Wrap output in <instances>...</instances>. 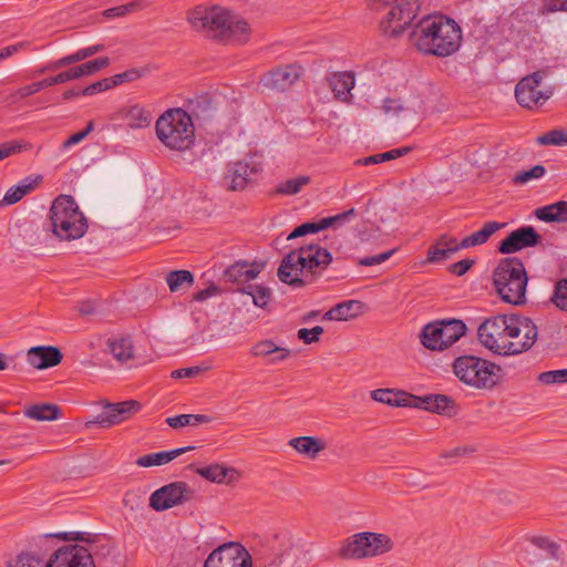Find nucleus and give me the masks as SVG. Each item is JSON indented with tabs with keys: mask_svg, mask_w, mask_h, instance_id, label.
I'll return each instance as SVG.
<instances>
[{
	"mask_svg": "<svg viewBox=\"0 0 567 567\" xmlns=\"http://www.w3.org/2000/svg\"><path fill=\"white\" fill-rule=\"evenodd\" d=\"M309 561L302 539L289 528H278L267 534L252 554L237 542L218 546L204 567H307Z\"/></svg>",
	"mask_w": 567,
	"mask_h": 567,
	"instance_id": "obj_1",
	"label": "nucleus"
},
{
	"mask_svg": "<svg viewBox=\"0 0 567 567\" xmlns=\"http://www.w3.org/2000/svg\"><path fill=\"white\" fill-rule=\"evenodd\" d=\"M410 40L425 54L447 56L458 50L462 30L454 20L442 14H431L415 24Z\"/></svg>",
	"mask_w": 567,
	"mask_h": 567,
	"instance_id": "obj_2",
	"label": "nucleus"
},
{
	"mask_svg": "<svg viewBox=\"0 0 567 567\" xmlns=\"http://www.w3.org/2000/svg\"><path fill=\"white\" fill-rule=\"evenodd\" d=\"M332 256L318 244L293 249L280 261L277 276L284 284L295 288L313 284L331 264Z\"/></svg>",
	"mask_w": 567,
	"mask_h": 567,
	"instance_id": "obj_3",
	"label": "nucleus"
},
{
	"mask_svg": "<svg viewBox=\"0 0 567 567\" xmlns=\"http://www.w3.org/2000/svg\"><path fill=\"white\" fill-rule=\"evenodd\" d=\"M370 396L373 401L391 408H414L442 415L456 413L454 401L443 394L417 396L401 389L382 388L372 390Z\"/></svg>",
	"mask_w": 567,
	"mask_h": 567,
	"instance_id": "obj_4",
	"label": "nucleus"
},
{
	"mask_svg": "<svg viewBox=\"0 0 567 567\" xmlns=\"http://www.w3.org/2000/svg\"><path fill=\"white\" fill-rule=\"evenodd\" d=\"M157 138L167 148L187 151L195 144V126L189 114L183 109H169L156 121Z\"/></svg>",
	"mask_w": 567,
	"mask_h": 567,
	"instance_id": "obj_5",
	"label": "nucleus"
},
{
	"mask_svg": "<svg viewBox=\"0 0 567 567\" xmlns=\"http://www.w3.org/2000/svg\"><path fill=\"white\" fill-rule=\"evenodd\" d=\"M51 230L60 240H75L87 230V219L70 195H59L49 214Z\"/></svg>",
	"mask_w": 567,
	"mask_h": 567,
	"instance_id": "obj_6",
	"label": "nucleus"
},
{
	"mask_svg": "<svg viewBox=\"0 0 567 567\" xmlns=\"http://www.w3.org/2000/svg\"><path fill=\"white\" fill-rule=\"evenodd\" d=\"M493 281L503 301L516 306L525 303L528 278L520 259H502L493 271Z\"/></svg>",
	"mask_w": 567,
	"mask_h": 567,
	"instance_id": "obj_7",
	"label": "nucleus"
},
{
	"mask_svg": "<svg viewBox=\"0 0 567 567\" xmlns=\"http://www.w3.org/2000/svg\"><path fill=\"white\" fill-rule=\"evenodd\" d=\"M393 548V540L382 533L361 532L344 539L338 556L347 560H360L382 556Z\"/></svg>",
	"mask_w": 567,
	"mask_h": 567,
	"instance_id": "obj_8",
	"label": "nucleus"
},
{
	"mask_svg": "<svg viewBox=\"0 0 567 567\" xmlns=\"http://www.w3.org/2000/svg\"><path fill=\"white\" fill-rule=\"evenodd\" d=\"M454 372L464 383L477 389H492L501 372L499 365L474 355H463L455 360Z\"/></svg>",
	"mask_w": 567,
	"mask_h": 567,
	"instance_id": "obj_9",
	"label": "nucleus"
},
{
	"mask_svg": "<svg viewBox=\"0 0 567 567\" xmlns=\"http://www.w3.org/2000/svg\"><path fill=\"white\" fill-rule=\"evenodd\" d=\"M462 320L451 319L427 323L421 334L422 344L433 351L447 349L466 332Z\"/></svg>",
	"mask_w": 567,
	"mask_h": 567,
	"instance_id": "obj_10",
	"label": "nucleus"
},
{
	"mask_svg": "<svg viewBox=\"0 0 567 567\" xmlns=\"http://www.w3.org/2000/svg\"><path fill=\"white\" fill-rule=\"evenodd\" d=\"M229 11L220 6H197L188 12L187 20L193 29L206 38L221 42Z\"/></svg>",
	"mask_w": 567,
	"mask_h": 567,
	"instance_id": "obj_11",
	"label": "nucleus"
},
{
	"mask_svg": "<svg viewBox=\"0 0 567 567\" xmlns=\"http://www.w3.org/2000/svg\"><path fill=\"white\" fill-rule=\"evenodd\" d=\"M551 74L550 68L538 70L524 76L515 86V96L518 104L526 109L543 105L554 94L553 87L540 90L543 79Z\"/></svg>",
	"mask_w": 567,
	"mask_h": 567,
	"instance_id": "obj_12",
	"label": "nucleus"
},
{
	"mask_svg": "<svg viewBox=\"0 0 567 567\" xmlns=\"http://www.w3.org/2000/svg\"><path fill=\"white\" fill-rule=\"evenodd\" d=\"M506 355H515L529 350L536 342L538 329L527 317L509 315Z\"/></svg>",
	"mask_w": 567,
	"mask_h": 567,
	"instance_id": "obj_13",
	"label": "nucleus"
},
{
	"mask_svg": "<svg viewBox=\"0 0 567 567\" xmlns=\"http://www.w3.org/2000/svg\"><path fill=\"white\" fill-rule=\"evenodd\" d=\"M420 4L416 0H395L380 23L383 34L400 37L416 18Z\"/></svg>",
	"mask_w": 567,
	"mask_h": 567,
	"instance_id": "obj_14",
	"label": "nucleus"
},
{
	"mask_svg": "<svg viewBox=\"0 0 567 567\" xmlns=\"http://www.w3.org/2000/svg\"><path fill=\"white\" fill-rule=\"evenodd\" d=\"M509 315L491 317L481 323L477 330L480 342L497 354L506 355Z\"/></svg>",
	"mask_w": 567,
	"mask_h": 567,
	"instance_id": "obj_15",
	"label": "nucleus"
},
{
	"mask_svg": "<svg viewBox=\"0 0 567 567\" xmlns=\"http://www.w3.org/2000/svg\"><path fill=\"white\" fill-rule=\"evenodd\" d=\"M193 494L186 482H173L151 494L150 506L156 512H163L189 502Z\"/></svg>",
	"mask_w": 567,
	"mask_h": 567,
	"instance_id": "obj_16",
	"label": "nucleus"
},
{
	"mask_svg": "<svg viewBox=\"0 0 567 567\" xmlns=\"http://www.w3.org/2000/svg\"><path fill=\"white\" fill-rule=\"evenodd\" d=\"M100 404L102 405V411L93 420L86 421L84 425H102L104 423L116 425L124 423L130 421L142 408L141 403L136 400H127L117 403L103 400Z\"/></svg>",
	"mask_w": 567,
	"mask_h": 567,
	"instance_id": "obj_17",
	"label": "nucleus"
},
{
	"mask_svg": "<svg viewBox=\"0 0 567 567\" xmlns=\"http://www.w3.org/2000/svg\"><path fill=\"white\" fill-rule=\"evenodd\" d=\"M47 567H95L91 551L78 544L58 548L47 560Z\"/></svg>",
	"mask_w": 567,
	"mask_h": 567,
	"instance_id": "obj_18",
	"label": "nucleus"
},
{
	"mask_svg": "<svg viewBox=\"0 0 567 567\" xmlns=\"http://www.w3.org/2000/svg\"><path fill=\"white\" fill-rule=\"evenodd\" d=\"M540 243V235L532 226H523L512 231L498 246L504 255L514 254L524 248L535 247Z\"/></svg>",
	"mask_w": 567,
	"mask_h": 567,
	"instance_id": "obj_19",
	"label": "nucleus"
},
{
	"mask_svg": "<svg viewBox=\"0 0 567 567\" xmlns=\"http://www.w3.org/2000/svg\"><path fill=\"white\" fill-rule=\"evenodd\" d=\"M301 74V66L289 64L267 72L262 75L260 83L267 89L285 91L293 85Z\"/></svg>",
	"mask_w": 567,
	"mask_h": 567,
	"instance_id": "obj_20",
	"label": "nucleus"
},
{
	"mask_svg": "<svg viewBox=\"0 0 567 567\" xmlns=\"http://www.w3.org/2000/svg\"><path fill=\"white\" fill-rule=\"evenodd\" d=\"M227 19L220 43L229 45L246 44L250 40L252 32L249 22L231 11H229Z\"/></svg>",
	"mask_w": 567,
	"mask_h": 567,
	"instance_id": "obj_21",
	"label": "nucleus"
},
{
	"mask_svg": "<svg viewBox=\"0 0 567 567\" xmlns=\"http://www.w3.org/2000/svg\"><path fill=\"white\" fill-rule=\"evenodd\" d=\"M265 266L266 262L261 260H255L252 262L239 260L225 269L224 278L228 282L244 285L257 278Z\"/></svg>",
	"mask_w": 567,
	"mask_h": 567,
	"instance_id": "obj_22",
	"label": "nucleus"
},
{
	"mask_svg": "<svg viewBox=\"0 0 567 567\" xmlns=\"http://www.w3.org/2000/svg\"><path fill=\"white\" fill-rule=\"evenodd\" d=\"M354 213H355L354 209L351 208L341 214L322 218L319 221L301 224L300 226L296 227L290 233V235L288 236L287 239L291 240V239H295V238H298L301 236H306L308 234L318 233V231L327 229L329 227H336V226L341 225L344 221H347L350 216H354Z\"/></svg>",
	"mask_w": 567,
	"mask_h": 567,
	"instance_id": "obj_23",
	"label": "nucleus"
},
{
	"mask_svg": "<svg viewBox=\"0 0 567 567\" xmlns=\"http://www.w3.org/2000/svg\"><path fill=\"white\" fill-rule=\"evenodd\" d=\"M63 355L55 347H33L27 353V361L35 369H48L58 365Z\"/></svg>",
	"mask_w": 567,
	"mask_h": 567,
	"instance_id": "obj_24",
	"label": "nucleus"
},
{
	"mask_svg": "<svg viewBox=\"0 0 567 567\" xmlns=\"http://www.w3.org/2000/svg\"><path fill=\"white\" fill-rule=\"evenodd\" d=\"M197 473L207 481L217 484H231L237 482L241 476L240 472L235 467L218 463L200 467L197 470Z\"/></svg>",
	"mask_w": 567,
	"mask_h": 567,
	"instance_id": "obj_25",
	"label": "nucleus"
},
{
	"mask_svg": "<svg viewBox=\"0 0 567 567\" xmlns=\"http://www.w3.org/2000/svg\"><path fill=\"white\" fill-rule=\"evenodd\" d=\"M256 173L257 168L251 166L249 163L237 162L228 168V173L225 176V182L229 189L241 190L246 187L251 176Z\"/></svg>",
	"mask_w": 567,
	"mask_h": 567,
	"instance_id": "obj_26",
	"label": "nucleus"
},
{
	"mask_svg": "<svg viewBox=\"0 0 567 567\" xmlns=\"http://www.w3.org/2000/svg\"><path fill=\"white\" fill-rule=\"evenodd\" d=\"M327 82L337 100L347 102L354 87V76L350 72H333L327 76Z\"/></svg>",
	"mask_w": 567,
	"mask_h": 567,
	"instance_id": "obj_27",
	"label": "nucleus"
},
{
	"mask_svg": "<svg viewBox=\"0 0 567 567\" xmlns=\"http://www.w3.org/2000/svg\"><path fill=\"white\" fill-rule=\"evenodd\" d=\"M254 357L267 358L270 363H278L290 357V350L277 346L271 339H265L255 343L250 350Z\"/></svg>",
	"mask_w": 567,
	"mask_h": 567,
	"instance_id": "obj_28",
	"label": "nucleus"
},
{
	"mask_svg": "<svg viewBox=\"0 0 567 567\" xmlns=\"http://www.w3.org/2000/svg\"><path fill=\"white\" fill-rule=\"evenodd\" d=\"M364 303L359 300H347L332 307L323 315V320L346 321L363 312Z\"/></svg>",
	"mask_w": 567,
	"mask_h": 567,
	"instance_id": "obj_29",
	"label": "nucleus"
},
{
	"mask_svg": "<svg viewBox=\"0 0 567 567\" xmlns=\"http://www.w3.org/2000/svg\"><path fill=\"white\" fill-rule=\"evenodd\" d=\"M194 449H195V446L189 445V446H184V447H179V449H175V450H171V451L150 453V454L140 456L135 463L141 467L159 466V465H164V464L172 462L177 456H179L188 451H193Z\"/></svg>",
	"mask_w": 567,
	"mask_h": 567,
	"instance_id": "obj_30",
	"label": "nucleus"
},
{
	"mask_svg": "<svg viewBox=\"0 0 567 567\" xmlns=\"http://www.w3.org/2000/svg\"><path fill=\"white\" fill-rule=\"evenodd\" d=\"M118 116L126 121L131 128L147 127L152 122L151 112L138 104L123 107L118 111Z\"/></svg>",
	"mask_w": 567,
	"mask_h": 567,
	"instance_id": "obj_31",
	"label": "nucleus"
},
{
	"mask_svg": "<svg viewBox=\"0 0 567 567\" xmlns=\"http://www.w3.org/2000/svg\"><path fill=\"white\" fill-rule=\"evenodd\" d=\"M506 224L498 221H488L485 223L482 229L465 236L461 241L460 246L464 247V249L481 246L488 241V239L498 230L505 227Z\"/></svg>",
	"mask_w": 567,
	"mask_h": 567,
	"instance_id": "obj_32",
	"label": "nucleus"
},
{
	"mask_svg": "<svg viewBox=\"0 0 567 567\" xmlns=\"http://www.w3.org/2000/svg\"><path fill=\"white\" fill-rule=\"evenodd\" d=\"M290 446H292L299 454L308 457L316 458L318 453L321 452L326 444L322 440H319L313 436H299L291 439L289 441Z\"/></svg>",
	"mask_w": 567,
	"mask_h": 567,
	"instance_id": "obj_33",
	"label": "nucleus"
},
{
	"mask_svg": "<svg viewBox=\"0 0 567 567\" xmlns=\"http://www.w3.org/2000/svg\"><path fill=\"white\" fill-rule=\"evenodd\" d=\"M24 415L35 421H54L62 416V410L56 404H34L24 410Z\"/></svg>",
	"mask_w": 567,
	"mask_h": 567,
	"instance_id": "obj_34",
	"label": "nucleus"
},
{
	"mask_svg": "<svg viewBox=\"0 0 567 567\" xmlns=\"http://www.w3.org/2000/svg\"><path fill=\"white\" fill-rule=\"evenodd\" d=\"M110 352L118 362H126L133 358V344L130 338L116 337L109 339Z\"/></svg>",
	"mask_w": 567,
	"mask_h": 567,
	"instance_id": "obj_35",
	"label": "nucleus"
},
{
	"mask_svg": "<svg viewBox=\"0 0 567 567\" xmlns=\"http://www.w3.org/2000/svg\"><path fill=\"white\" fill-rule=\"evenodd\" d=\"M238 291L251 296L254 305L258 308H265L272 296L271 290L261 285H248L238 289Z\"/></svg>",
	"mask_w": 567,
	"mask_h": 567,
	"instance_id": "obj_36",
	"label": "nucleus"
},
{
	"mask_svg": "<svg viewBox=\"0 0 567 567\" xmlns=\"http://www.w3.org/2000/svg\"><path fill=\"white\" fill-rule=\"evenodd\" d=\"M165 279L172 292L182 290L184 286L190 287L194 282V276L188 270L169 271Z\"/></svg>",
	"mask_w": 567,
	"mask_h": 567,
	"instance_id": "obj_37",
	"label": "nucleus"
},
{
	"mask_svg": "<svg viewBox=\"0 0 567 567\" xmlns=\"http://www.w3.org/2000/svg\"><path fill=\"white\" fill-rule=\"evenodd\" d=\"M110 59L106 56H101L92 61H87L85 63H82L81 65L73 66L72 72L74 75V79H80L82 76L92 75L100 70L109 66Z\"/></svg>",
	"mask_w": 567,
	"mask_h": 567,
	"instance_id": "obj_38",
	"label": "nucleus"
},
{
	"mask_svg": "<svg viewBox=\"0 0 567 567\" xmlns=\"http://www.w3.org/2000/svg\"><path fill=\"white\" fill-rule=\"evenodd\" d=\"M216 421L217 417L212 414H181L165 420L167 425H194L195 423H212Z\"/></svg>",
	"mask_w": 567,
	"mask_h": 567,
	"instance_id": "obj_39",
	"label": "nucleus"
},
{
	"mask_svg": "<svg viewBox=\"0 0 567 567\" xmlns=\"http://www.w3.org/2000/svg\"><path fill=\"white\" fill-rule=\"evenodd\" d=\"M310 183V177L306 175H301L295 178L287 179L285 182H281L277 188L276 194L279 195H296L298 194L301 188Z\"/></svg>",
	"mask_w": 567,
	"mask_h": 567,
	"instance_id": "obj_40",
	"label": "nucleus"
},
{
	"mask_svg": "<svg viewBox=\"0 0 567 567\" xmlns=\"http://www.w3.org/2000/svg\"><path fill=\"white\" fill-rule=\"evenodd\" d=\"M6 567H47V560L30 553H21L7 561Z\"/></svg>",
	"mask_w": 567,
	"mask_h": 567,
	"instance_id": "obj_41",
	"label": "nucleus"
},
{
	"mask_svg": "<svg viewBox=\"0 0 567 567\" xmlns=\"http://www.w3.org/2000/svg\"><path fill=\"white\" fill-rule=\"evenodd\" d=\"M537 143L540 145H567V131L564 128L551 130L537 137Z\"/></svg>",
	"mask_w": 567,
	"mask_h": 567,
	"instance_id": "obj_42",
	"label": "nucleus"
},
{
	"mask_svg": "<svg viewBox=\"0 0 567 567\" xmlns=\"http://www.w3.org/2000/svg\"><path fill=\"white\" fill-rule=\"evenodd\" d=\"M546 174V168L543 165H535L528 171H523L516 173L512 182L515 185H524L529 183L533 179H539Z\"/></svg>",
	"mask_w": 567,
	"mask_h": 567,
	"instance_id": "obj_43",
	"label": "nucleus"
},
{
	"mask_svg": "<svg viewBox=\"0 0 567 567\" xmlns=\"http://www.w3.org/2000/svg\"><path fill=\"white\" fill-rule=\"evenodd\" d=\"M532 545L543 550L548 557H557L559 545L545 536H532L528 538Z\"/></svg>",
	"mask_w": 567,
	"mask_h": 567,
	"instance_id": "obj_44",
	"label": "nucleus"
},
{
	"mask_svg": "<svg viewBox=\"0 0 567 567\" xmlns=\"http://www.w3.org/2000/svg\"><path fill=\"white\" fill-rule=\"evenodd\" d=\"M29 148H30L29 144H25V143H22L19 141L1 143L0 144V161L8 158L14 154H19Z\"/></svg>",
	"mask_w": 567,
	"mask_h": 567,
	"instance_id": "obj_45",
	"label": "nucleus"
},
{
	"mask_svg": "<svg viewBox=\"0 0 567 567\" xmlns=\"http://www.w3.org/2000/svg\"><path fill=\"white\" fill-rule=\"evenodd\" d=\"M551 301L559 309L567 311V279H563L556 284Z\"/></svg>",
	"mask_w": 567,
	"mask_h": 567,
	"instance_id": "obj_46",
	"label": "nucleus"
},
{
	"mask_svg": "<svg viewBox=\"0 0 567 567\" xmlns=\"http://www.w3.org/2000/svg\"><path fill=\"white\" fill-rule=\"evenodd\" d=\"M435 243L439 245V247L445 249L451 256L457 252L458 250L464 249V247L460 246V241L457 240V238L447 234L441 235L435 240Z\"/></svg>",
	"mask_w": 567,
	"mask_h": 567,
	"instance_id": "obj_47",
	"label": "nucleus"
},
{
	"mask_svg": "<svg viewBox=\"0 0 567 567\" xmlns=\"http://www.w3.org/2000/svg\"><path fill=\"white\" fill-rule=\"evenodd\" d=\"M113 81L112 78H106L100 81H96L92 83L91 85L86 86L82 90V95H93L95 93L104 92L111 87H113Z\"/></svg>",
	"mask_w": 567,
	"mask_h": 567,
	"instance_id": "obj_48",
	"label": "nucleus"
},
{
	"mask_svg": "<svg viewBox=\"0 0 567 567\" xmlns=\"http://www.w3.org/2000/svg\"><path fill=\"white\" fill-rule=\"evenodd\" d=\"M383 113L386 116L395 117L404 110L400 100L398 99H385L381 106Z\"/></svg>",
	"mask_w": 567,
	"mask_h": 567,
	"instance_id": "obj_49",
	"label": "nucleus"
},
{
	"mask_svg": "<svg viewBox=\"0 0 567 567\" xmlns=\"http://www.w3.org/2000/svg\"><path fill=\"white\" fill-rule=\"evenodd\" d=\"M144 74H145L144 70L131 69L123 73L114 75L112 78V81L115 86V85L122 84L124 82L135 81V80L142 78Z\"/></svg>",
	"mask_w": 567,
	"mask_h": 567,
	"instance_id": "obj_50",
	"label": "nucleus"
},
{
	"mask_svg": "<svg viewBox=\"0 0 567 567\" xmlns=\"http://www.w3.org/2000/svg\"><path fill=\"white\" fill-rule=\"evenodd\" d=\"M452 256L434 241L427 250V261L431 264L444 261Z\"/></svg>",
	"mask_w": 567,
	"mask_h": 567,
	"instance_id": "obj_51",
	"label": "nucleus"
},
{
	"mask_svg": "<svg viewBox=\"0 0 567 567\" xmlns=\"http://www.w3.org/2000/svg\"><path fill=\"white\" fill-rule=\"evenodd\" d=\"M538 380L544 384L566 383L563 369L543 372Z\"/></svg>",
	"mask_w": 567,
	"mask_h": 567,
	"instance_id": "obj_52",
	"label": "nucleus"
},
{
	"mask_svg": "<svg viewBox=\"0 0 567 567\" xmlns=\"http://www.w3.org/2000/svg\"><path fill=\"white\" fill-rule=\"evenodd\" d=\"M567 12V0H543L542 13Z\"/></svg>",
	"mask_w": 567,
	"mask_h": 567,
	"instance_id": "obj_53",
	"label": "nucleus"
},
{
	"mask_svg": "<svg viewBox=\"0 0 567 567\" xmlns=\"http://www.w3.org/2000/svg\"><path fill=\"white\" fill-rule=\"evenodd\" d=\"M556 203L537 208L535 215L538 219L547 223L557 221Z\"/></svg>",
	"mask_w": 567,
	"mask_h": 567,
	"instance_id": "obj_54",
	"label": "nucleus"
},
{
	"mask_svg": "<svg viewBox=\"0 0 567 567\" xmlns=\"http://www.w3.org/2000/svg\"><path fill=\"white\" fill-rule=\"evenodd\" d=\"M93 127H94L93 122H89L87 126L83 131L78 132V133L71 135L68 140H65L63 142V147L69 148L71 146L80 143L92 132Z\"/></svg>",
	"mask_w": 567,
	"mask_h": 567,
	"instance_id": "obj_55",
	"label": "nucleus"
},
{
	"mask_svg": "<svg viewBox=\"0 0 567 567\" xmlns=\"http://www.w3.org/2000/svg\"><path fill=\"white\" fill-rule=\"evenodd\" d=\"M392 254H393V251L390 250V251L381 252L379 255L364 257V258L359 259L358 264L360 266H367V267L380 265V264L386 261L392 256Z\"/></svg>",
	"mask_w": 567,
	"mask_h": 567,
	"instance_id": "obj_56",
	"label": "nucleus"
},
{
	"mask_svg": "<svg viewBox=\"0 0 567 567\" xmlns=\"http://www.w3.org/2000/svg\"><path fill=\"white\" fill-rule=\"evenodd\" d=\"M410 151H411V147L404 146V147H400V148H393V150L384 152V153H380V154H378L379 163L399 158V157L404 156L408 153H410Z\"/></svg>",
	"mask_w": 567,
	"mask_h": 567,
	"instance_id": "obj_57",
	"label": "nucleus"
},
{
	"mask_svg": "<svg viewBox=\"0 0 567 567\" xmlns=\"http://www.w3.org/2000/svg\"><path fill=\"white\" fill-rule=\"evenodd\" d=\"M137 7L136 3H127L118 7H114L104 11L106 18L122 17L128 12H132Z\"/></svg>",
	"mask_w": 567,
	"mask_h": 567,
	"instance_id": "obj_58",
	"label": "nucleus"
},
{
	"mask_svg": "<svg viewBox=\"0 0 567 567\" xmlns=\"http://www.w3.org/2000/svg\"><path fill=\"white\" fill-rule=\"evenodd\" d=\"M474 265V260L472 259H462L457 262H454L449 266V271L456 275V276H463L465 275L468 269Z\"/></svg>",
	"mask_w": 567,
	"mask_h": 567,
	"instance_id": "obj_59",
	"label": "nucleus"
},
{
	"mask_svg": "<svg viewBox=\"0 0 567 567\" xmlns=\"http://www.w3.org/2000/svg\"><path fill=\"white\" fill-rule=\"evenodd\" d=\"M202 371L203 369L200 367H189L172 371L171 377L173 379L194 378L198 375Z\"/></svg>",
	"mask_w": 567,
	"mask_h": 567,
	"instance_id": "obj_60",
	"label": "nucleus"
},
{
	"mask_svg": "<svg viewBox=\"0 0 567 567\" xmlns=\"http://www.w3.org/2000/svg\"><path fill=\"white\" fill-rule=\"evenodd\" d=\"M39 91H40V87H39L38 82H33L29 85L22 86L19 90H17L13 93V97L22 100V99H25L28 96H31V95L38 93Z\"/></svg>",
	"mask_w": 567,
	"mask_h": 567,
	"instance_id": "obj_61",
	"label": "nucleus"
},
{
	"mask_svg": "<svg viewBox=\"0 0 567 567\" xmlns=\"http://www.w3.org/2000/svg\"><path fill=\"white\" fill-rule=\"evenodd\" d=\"M23 197L21 189L16 185L9 188L2 198V203L6 205H12L18 203Z\"/></svg>",
	"mask_w": 567,
	"mask_h": 567,
	"instance_id": "obj_62",
	"label": "nucleus"
},
{
	"mask_svg": "<svg viewBox=\"0 0 567 567\" xmlns=\"http://www.w3.org/2000/svg\"><path fill=\"white\" fill-rule=\"evenodd\" d=\"M218 292H219L218 287L216 285H214V284H210L207 288L197 291L194 295V300H196V301H205L208 298L217 295Z\"/></svg>",
	"mask_w": 567,
	"mask_h": 567,
	"instance_id": "obj_63",
	"label": "nucleus"
},
{
	"mask_svg": "<svg viewBox=\"0 0 567 567\" xmlns=\"http://www.w3.org/2000/svg\"><path fill=\"white\" fill-rule=\"evenodd\" d=\"M555 209L557 214V223H567V202H557Z\"/></svg>",
	"mask_w": 567,
	"mask_h": 567,
	"instance_id": "obj_64",
	"label": "nucleus"
}]
</instances>
